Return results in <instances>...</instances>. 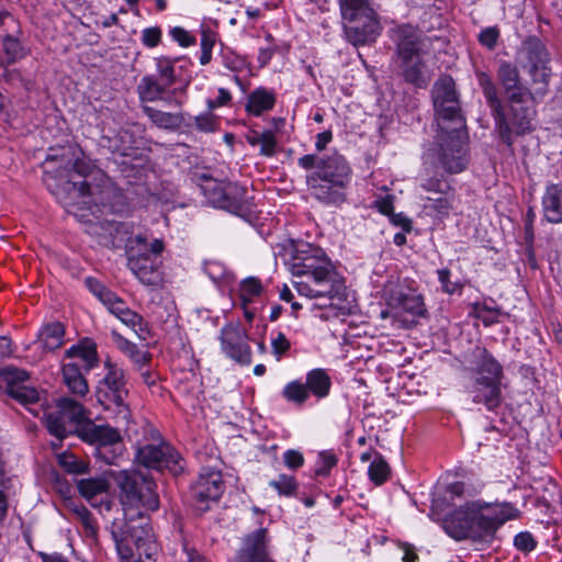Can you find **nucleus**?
Here are the masks:
<instances>
[{
    "mask_svg": "<svg viewBox=\"0 0 562 562\" xmlns=\"http://www.w3.org/2000/svg\"><path fill=\"white\" fill-rule=\"evenodd\" d=\"M104 376L95 385L94 396L115 426L97 425L91 419H87L83 424H78L76 429V435L82 441L95 448L113 447L120 443L121 428L127 429L132 420L125 370L109 358L104 361Z\"/></svg>",
    "mask_w": 562,
    "mask_h": 562,
    "instance_id": "nucleus-1",
    "label": "nucleus"
},
{
    "mask_svg": "<svg viewBox=\"0 0 562 562\" xmlns=\"http://www.w3.org/2000/svg\"><path fill=\"white\" fill-rule=\"evenodd\" d=\"M431 99L438 133V160L449 173L467 167V124L461 110L456 82L449 75L439 77L432 86Z\"/></svg>",
    "mask_w": 562,
    "mask_h": 562,
    "instance_id": "nucleus-2",
    "label": "nucleus"
},
{
    "mask_svg": "<svg viewBox=\"0 0 562 562\" xmlns=\"http://www.w3.org/2000/svg\"><path fill=\"white\" fill-rule=\"evenodd\" d=\"M290 267L292 274L300 279L294 282L300 295L328 300L345 295V283L322 248L308 243L297 244Z\"/></svg>",
    "mask_w": 562,
    "mask_h": 562,
    "instance_id": "nucleus-3",
    "label": "nucleus"
},
{
    "mask_svg": "<svg viewBox=\"0 0 562 562\" xmlns=\"http://www.w3.org/2000/svg\"><path fill=\"white\" fill-rule=\"evenodd\" d=\"M297 165L304 170L313 169L306 176V183L314 199L325 205H338L346 201L351 168L342 155L307 154L297 159Z\"/></svg>",
    "mask_w": 562,
    "mask_h": 562,
    "instance_id": "nucleus-4",
    "label": "nucleus"
},
{
    "mask_svg": "<svg viewBox=\"0 0 562 562\" xmlns=\"http://www.w3.org/2000/svg\"><path fill=\"white\" fill-rule=\"evenodd\" d=\"M516 516V509L508 503L491 504L473 502L456 509L445 519L446 531L454 539L491 541L503 524Z\"/></svg>",
    "mask_w": 562,
    "mask_h": 562,
    "instance_id": "nucleus-5",
    "label": "nucleus"
},
{
    "mask_svg": "<svg viewBox=\"0 0 562 562\" xmlns=\"http://www.w3.org/2000/svg\"><path fill=\"white\" fill-rule=\"evenodd\" d=\"M113 479L120 488V499L125 508V520L115 524L123 525L130 519L135 524H148L145 514L159 508V497L153 477L142 471L123 470L113 474Z\"/></svg>",
    "mask_w": 562,
    "mask_h": 562,
    "instance_id": "nucleus-6",
    "label": "nucleus"
},
{
    "mask_svg": "<svg viewBox=\"0 0 562 562\" xmlns=\"http://www.w3.org/2000/svg\"><path fill=\"white\" fill-rule=\"evenodd\" d=\"M111 535L122 560L128 561L137 554L138 560L135 562H156L159 547L151 527L146 521L135 524L130 519L123 525L113 524Z\"/></svg>",
    "mask_w": 562,
    "mask_h": 562,
    "instance_id": "nucleus-7",
    "label": "nucleus"
},
{
    "mask_svg": "<svg viewBox=\"0 0 562 562\" xmlns=\"http://www.w3.org/2000/svg\"><path fill=\"white\" fill-rule=\"evenodd\" d=\"M164 250V243L155 239L151 244L137 235L130 238L126 245L127 267L132 273L146 286H158L162 281L159 258Z\"/></svg>",
    "mask_w": 562,
    "mask_h": 562,
    "instance_id": "nucleus-8",
    "label": "nucleus"
},
{
    "mask_svg": "<svg viewBox=\"0 0 562 562\" xmlns=\"http://www.w3.org/2000/svg\"><path fill=\"white\" fill-rule=\"evenodd\" d=\"M43 168L44 181L55 179L65 190L77 191L80 196L97 194L98 187L88 181L93 167L85 158H77L70 167V160H66L64 156L59 158L57 155H47Z\"/></svg>",
    "mask_w": 562,
    "mask_h": 562,
    "instance_id": "nucleus-9",
    "label": "nucleus"
},
{
    "mask_svg": "<svg viewBox=\"0 0 562 562\" xmlns=\"http://www.w3.org/2000/svg\"><path fill=\"white\" fill-rule=\"evenodd\" d=\"M346 37L353 45L373 42L381 25L368 0H338Z\"/></svg>",
    "mask_w": 562,
    "mask_h": 562,
    "instance_id": "nucleus-10",
    "label": "nucleus"
},
{
    "mask_svg": "<svg viewBox=\"0 0 562 562\" xmlns=\"http://www.w3.org/2000/svg\"><path fill=\"white\" fill-rule=\"evenodd\" d=\"M476 378L470 389L472 401L495 411L502 404L501 379L503 368L485 349H476Z\"/></svg>",
    "mask_w": 562,
    "mask_h": 562,
    "instance_id": "nucleus-11",
    "label": "nucleus"
},
{
    "mask_svg": "<svg viewBox=\"0 0 562 562\" xmlns=\"http://www.w3.org/2000/svg\"><path fill=\"white\" fill-rule=\"evenodd\" d=\"M497 75L509 103L510 123L515 127V135L524 136L527 131L526 88L520 79L518 68L504 61L499 65Z\"/></svg>",
    "mask_w": 562,
    "mask_h": 562,
    "instance_id": "nucleus-12",
    "label": "nucleus"
},
{
    "mask_svg": "<svg viewBox=\"0 0 562 562\" xmlns=\"http://www.w3.org/2000/svg\"><path fill=\"white\" fill-rule=\"evenodd\" d=\"M385 301L395 318L403 317L405 327L415 326L419 318H426L428 315L423 295L402 285L386 290Z\"/></svg>",
    "mask_w": 562,
    "mask_h": 562,
    "instance_id": "nucleus-13",
    "label": "nucleus"
},
{
    "mask_svg": "<svg viewBox=\"0 0 562 562\" xmlns=\"http://www.w3.org/2000/svg\"><path fill=\"white\" fill-rule=\"evenodd\" d=\"M135 460L146 469L158 472L168 471L177 476L183 471V459L169 443H147L137 448Z\"/></svg>",
    "mask_w": 562,
    "mask_h": 562,
    "instance_id": "nucleus-14",
    "label": "nucleus"
},
{
    "mask_svg": "<svg viewBox=\"0 0 562 562\" xmlns=\"http://www.w3.org/2000/svg\"><path fill=\"white\" fill-rule=\"evenodd\" d=\"M549 63V54L541 41L529 37V97L535 101L542 99L548 92L551 76Z\"/></svg>",
    "mask_w": 562,
    "mask_h": 562,
    "instance_id": "nucleus-15",
    "label": "nucleus"
},
{
    "mask_svg": "<svg viewBox=\"0 0 562 562\" xmlns=\"http://www.w3.org/2000/svg\"><path fill=\"white\" fill-rule=\"evenodd\" d=\"M222 352L241 366L252 361V351L248 344L249 336L239 321L226 323L218 336Z\"/></svg>",
    "mask_w": 562,
    "mask_h": 562,
    "instance_id": "nucleus-16",
    "label": "nucleus"
},
{
    "mask_svg": "<svg viewBox=\"0 0 562 562\" xmlns=\"http://www.w3.org/2000/svg\"><path fill=\"white\" fill-rule=\"evenodd\" d=\"M225 484L222 472L212 468H204L198 480L191 485L190 496L196 510L203 513L210 504L217 502L224 493Z\"/></svg>",
    "mask_w": 562,
    "mask_h": 562,
    "instance_id": "nucleus-17",
    "label": "nucleus"
},
{
    "mask_svg": "<svg viewBox=\"0 0 562 562\" xmlns=\"http://www.w3.org/2000/svg\"><path fill=\"white\" fill-rule=\"evenodd\" d=\"M145 127L139 123H127L112 135H102L101 145L113 154L137 158L144 144Z\"/></svg>",
    "mask_w": 562,
    "mask_h": 562,
    "instance_id": "nucleus-18",
    "label": "nucleus"
},
{
    "mask_svg": "<svg viewBox=\"0 0 562 562\" xmlns=\"http://www.w3.org/2000/svg\"><path fill=\"white\" fill-rule=\"evenodd\" d=\"M29 380L30 374L23 369L8 366L0 370L1 386L10 397L23 405L36 403L40 400L37 390L29 384Z\"/></svg>",
    "mask_w": 562,
    "mask_h": 562,
    "instance_id": "nucleus-19",
    "label": "nucleus"
},
{
    "mask_svg": "<svg viewBox=\"0 0 562 562\" xmlns=\"http://www.w3.org/2000/svg\"><path fill=\"white\" fill-rule=\"evenodd\" d=\"M29 380L30 374L23 369L8 366L0 370L1 386L10 397L23 405L36 403L40 400L37 390L29 384Z\"/></svg>",
    "mask_w": 562,
    "mask_h": 562,
    "instance_id": "nucleus-20",
    "label": "nucleus"
},
{
    "mask_svg": "<svg viewBox=\"0 0 562 562\" xmlns=\"http://www.w3.org/2000/svg\"><path fill=\"white\" fill-rule=\"evenodd\" d=\"M211 203L233 214L245 216L250 213L251 203L247 198V189L237 183L214 184Z\"/></svg>",
    "mask_w": 562,
    "mask_h": 562,
    "instance_id": "nucleus-21",
    "label": "nucleus"
},
{
    "mask_svg": "<svg viewBox=\"0 0 562 562\" xmlns=\"http://www.w3.org/2000/svg\"><path fill=\"white\" fill-rule=\"evenodd\" d=\"M480 86L482 87L483 94L495 119L502 139L510 146L516 136L515 127L510 123V112L508 114L505 113L501 99L497 94V89L488 76L483 75L480 78Z\"/></svg>",
    "mask_w": 562,
    "mask_h": 562,
    "instance_id": "nucleus-22",
    "label": "nucleus"
},
{
    "mask_svg": "<svg viewBox=\"0 0 562 562\" xmlns=\"http://www.w3.org/2000/svg\"><path fill=\"white\" fill-rule=\"evenodd\" d=\"M266 528H259L245 536L237 554V562H274L269 550Z\"/></svg>",
    "mask_w": 562,
    "mask_h": 562,
    "instance_id": "nucleus-23",
    "label": "nucleus"
},
{
    "mask_svg": "<svg viewBox=\"0 0 562 562\" xmlns=\"http://www.w3.org/2000/svg\"><path fill=\"white\" fill-rule=\"evenodd\" d=\"M397 54L401 60L420 56L423 40L420 32L412 25H402L395 31Z\"/></svg>",
    "mask_w": 562,
    "mask_h": 562,
    "instance_id": "nucleus-24",
    "label": "nucleus"
},
{
    "mask_svg": "<svg viewBox=\"0 0 562 562\" xmlns=\"http://www.w3.org/2000/svg\"><path fill=\"white\" fill-rule=\"evenodd\" d=\"M65 359L78 362L85 372H90L99 363L97 345L93 340L85 338L65 351Z\"/></svg>",
    "mask_w": 562,
    "mask_h": 562,
    "instance_id": "nucleus-25",
    "label": "nucleus"
},
{
    "mask_svg": "<svg viewBox=\"0 0 562 562\" xmlns=\"http://www.w3.org/2000/svg\"><path fill=\"white\" fill-rule=\"evenodd\" d=\"M529 490L532 491V494H529V499H535V506L539 508L540 512L548 513L552 502H554L558 490L550 475L546 474L540 477H532V483H529Z\"/></svg>",
    "mask_w": 562,
    "mask_h": 562,
    "instance_id": "nucleus-26",
    "label": "nucleus"
},
{
    "mask_svg": "<svg viewBox=\"0 0 562 562\" xmlns=\"http://www.w3.org/2000/svg\"><path fill=\"white\" fill-rule=\"evenodd\" d=\"M83 369L80 368L78 362H66L61 366L63 383L68 392L72 395L82 398L89 393V384L86 379Z\"/></svg>",
    "mask_w": 562,
    "mask_h": 562,
    "instance_id": "nucleus-27",
    "label": "nucleus"
},
{
    "mask_svg": "<svg viewBox=\"0 0 562 562\" xmlns=\"http://www.w3.org/2000/svg\"><path fill=\"white\" fill-rule=\"evenodd\" d=\"M110 313L115 315L123 324L133 328L139 337H143V333L146 331V323L138 313L132 311L126 303L117 295H115L111 303L106 305Z\"/></svg>",
    "mask_w": 562,
    "mask_h": 562,
    "instance_id": "nucleus-28",
    "label": "nucleus"
},
{
    "mask_svg": "<svg viewBox=\"0 0 562 562\" xmlns=\"http://www.w3.org/2000/svg\"><path fill=\"white\" fill-rule=\"evenodd\" d=\"M142 109L151 123L159 128L176 131L187 124L183 112H164L149 105H143Z\"/></svg>",
    "mask_w": 562,
    "mask_h": 562,
    "instance_id": "nucleus-29",
    "label": "nucleus"
},
{
    "mask_svg": "<svg viewBox=\"0 0 562 562\" xmlns=\"http://www.w3.org/2000/svg\"><path fill=\"white\" fill-rule=\"evenodd\" d=\"M546 218L551 223L562 222V186L551 184L542 199Z\"/></svg>",
    "mask_w": 562,
    "mask_h": 562,
    "instance_id": "nucleus-30",
    "label": "nucleus"
},
{
    "mask_svg": "<svg viewBox=\"0 0 562 562\" xmlns=\"http://www.w3.org/2000/svg\"><path fill=\"white\" fill-rule=\"evenodd\" d=\"M45 424L48 432L58 440V443L53 442L54 448H57L69 435H76L77 425L68 422L57 409L46 415Z\"/></svg>",
    "mask_w": 562,
    "mask_h": 562,
    "instance_id": "nucleus-31",
    "label": "nucleus"
},
{
    "mask_svg": "<svg viewBox=\"0 0 562 562\" xmlns=\"http://www.w3.org/2000/svg\"><path fill=\"white\" fill-rule=\"evenodd\" d=\"M94 233L101 235L106 239L104 244L115 245L116 240L122 241L126 235L130 234V225L127 223L116 221L114 218H104L99 222L94 227Z\"/></svg>",
    "mask_w": 562,
    "mask_h": 562,
    "instance_id": "nucleus-32",
    "label": "nucleus"
},
{
    "mask_svg": "<svg viewBox=\"0 0 562 562\" xmlns=\"http://www.w3.org/2000/svg\"><path fill=\"white\" fill-rule=\"evenodd\" d=\"M276 104V95L272 91L260 87L255 89L249 95L246 104L248 113L259 116L263 112L270 111Z\"/></svg>",
    "mask_w": 562,
    "mask_h": 562,
    "instance_id": "nucleus-33",
    "label": "nucleus"
},
{
    "mask_svg": "<svg viewBox=\"0 0 562 562\" xmlns=\"http://www.w3.org/2000/svg\"><path fill=\"white\" fill-rule=\"evenodd\" d=\"M2 54H0V67L8 68L26 56V50L18 37L5 34L1 37Z\"/></svg>",
    "mask_w": 562,
    "mask_h": 562,
    "instance_id": "nucleus-34",
    "label": "nucleus"
},
{
    "mask_svg": "<svg viewBox=\"0 0 562 562\" xmlns=\"http://www.w3.org/2000/svg\"><path fill=\"white\" fill-rule=\"evenodd\" d=\"M65 327L60 322L44 325L38 333V341L46 351H54L64 344Z\"/></svg>",
    "mask_w": 562,
    "mask_h": 562,
    "instance_id": "nucleus-35",
    "label": "nucleus"
},
{
    "mask_svg": "<svg viewBox=\"0 0 562 562\" xmlns=\"http://www.w3.org/2000/svg\"><path fill=\"white\" fill-rule=\"evenodd\" d=\"M167 87L153 75L144 76L138 86L137 93L143 102H155L158 100H165V93Z\"/></svg>",
    "mask_w": 562,
    "mask_h": 562,
    "instance_id": "nucleus-36",
    "label": "nucleus"
},
{
    "mask_svg": "<svg viewBox=\"0 0 562 562\" xmlns=\"http://www.w3.org/2000/svg\"><path fill=\"white\" fill-rule=\"evenodd\" d=\"M401 66L405 81L417 88H425L428 85L429 78L425 71V65L420 56L404 59Z\"/></svg>",
    "mask_w": 562,
    "mask_h": 562,
    "instance_id": "nucleus-37",
    "label": "nucleus"
},
{
    "mask_svg": "<svg viewBox=\"0 0 562 562\" xmlns=\"http://www.w3.org/2000/svg\"><path fill=\"white\" fill-rule=\"evenodd\" d=\"M305 385L310 395L324 398L329 394L331 380L324 369H313L307 372Z\"/></svg>",
    "mask_w": 562,
    "mask_h": 562,
    "instance_id": "nucleus-38",
    "label": "nucleus"
},
{
    "mask_svg": "<svg viewBox=\"0 0 562 562\" xmlns=\"http://www.w3.org/2000/svg\"><path fill=\"white\" fill-rule=\"evenodd\" d=\"M56 409L72 425L83 424L87 420L85 406L78 400L63 396L57 400Z\"/></svg>",
    "mask_w": 562,
    "mask_h": 562,
    "instance_id": "nucleus-39",
    "label": "nucleus"
},
{
    "mask_svg": "<svg viewBox=\"0 0 562 562\" xmlns=\"http://www.w3.org/2000/svg\"><path fill=\"white\" fill-rule=\"evenodd\" d=\"M113 339L117 348L125 353L138 368H143L151 360V355L140 350L136 344L127 340L117 333H113Z\"/></svg>",
    "mask_w": 562,
    "mask_h": 562,
    "instance_id": "nucleus-40",
    "label": "nucleus"
},
{
    "mask_svg": "<svg viewBox=\"0 0 562 562\" xmlns=\"http://www.w3.org/2000/svg\"><path fill=\"white\" fill-rule=\"evenodd\" d=\"M246 139L251 146H260L259 153L262 156L271 157L276 154L277 140L274 133L270 130L261 133L252 131Z\"/></svg>",
    "mask_w": 562,
    "mask_h": 562,
    "instance_id": "nucleus-41",
    "label": "nucleus"
},
{
    "mask_svg": "<svg viewBox=\"0 0 562 562\" xmlns=\"http://www.w3.org/2000/svg\"><path fill=\"white\" fill-rule=\"evenodd\" d=\"M76 483L80 495L88 501H91L100 494L106 493L109 490V482L103 476L81 479Z\"/></svg>",
    "mask_w": 562,
    "mask_h": 562,
    "instance_id": "nucleus-42",
    "label": "nucleus"
},
{
    "mask_svg": "<svg viewBox=\"0 0 562 562\" xmlns=\"http://www.w3.org/2000/svg\"><path fill=\"white\" fill-rule=\"evenodd\" d=\"M282 396L286 402L301 407L310 398V393L304 382L301 380H293L284 385Z\"/></svg>",
    "mask_w": 562,
    "mask_h": 562,
    "instance_id": "nucleus-43",
    "label": "nucleus"
},
{
    "mask_svg": "<svg viewBox=\"0 0 562 562\" xmlns=\"http://www.w3.org/2000/svg\"><path fill=\"white\" fill-rule=\"evenodd\" d=\"M390 472L391 470L387 462L379 452H375V457L368 470L370 480L375 485H381L389 479Z\"/></svg>",
    "mask_w": 562,
    "mask_h": 562,
    "instance_id": "nucleus-44",
    "label": "nucleus"
},
{
    "mask_svg": "<svg viewBox=\"0 0 562 562\" xmlns=\"http://www.w3.org/2000/svg\"><path fill=\"white\" fill-rule=\"evenodd\" d=\"M168 57H159L156 59L158 80L169 88L177 82L175 61Z\"/></svg>",
    "mask_w": 562,
    "mask_h": 562,
    "instance_id": "nucleus-45",
    "label": "nucleus"
},
{
    "mask_svg": "<svg viewBox=\"0 0 562 562\" xmlns=\"http://www.w3.org/2000/svg\"><path fill=\"white\" fill-rule=\"evenodd\" d=\"M58 463L69 474H85L89 470V463L72 453L59 454Z\"/></svg>",
    "mask_w": 562,
    "mask_h": 562,
    "instance_id": "nucleus-46",
    "label": "nucleus"
},
{
    "mask_svg": "<svg viewBox=\"0 0 562 562\" xmlns=\"http://www.w3.org/2000/svg\"><path fill=\"white\" fill-rule=\"evenodd\" d=\"M217 34L209 27L201 29V56L200 64L205 66L212 60V50L216 43Z\"/></svg>",
    "mask_w": 562,
    "mask_h": 562,
    "instance_id": "nucleus-47",
    "label": "nucleus"
},
{
    "mask_svg": "<svg viewBox=\"0 0 562 562\" xmlns=\"http://www.w3.org/2000/svg\"><path fill=\"white\" fill-rule=\"evenodd\" d=\"M85 285L105 306L111 303V300L116 295L101 281L93 277L86 278Z\"/></svg>",
    "mask_w": 562,
    "mask_h": 562,
    "instance_id": "nucleus-48",
    "label": "nucleus"
},
{
    "mask_svg": "<svg viewBox=\"0 0 562 562\" xmlns=\"http://www.w3.org/2000/svg\"><path fill=\"white\" fill-rule=\"evenodd\" d=\"M262 285L259 279L250 277L241 281L239 296L244 307L252 301L254 296L261 293Z\"/></svg>",
    "mask_w": 562,
    "mask_h": 562,
    "instance_id": "nucleus-49",
    "label": "nucleus"
},
{
    "mask_svg": "<svg viewBox=\"0 0 562 562\" xmlns=\"http://www.w3.org/2000/svg\"><path fill=\"white\" fill-rule=\"evenodd\" d=\"M281 496H293L297 490V483L294 476L280 474L276 480L269 482Z\"/></svg>",
    "mask_w": 562,
    "mask_h": 562,
    "instance_id": "nucleus-50",
    "label": "nucleus"
},
{
    "mask_svg": "<svg viewBox=\"0 0 562 562\" xmlns=\"http://www.w3.org/2000/svg\"><path fill=\"white\" fill-rule=\"evenodd\" d=\"M420 187L425 191L439 195L446 194L450 191V186L446 180L437 177H430L429 173H427L426 177H422Z\"/></svg>",
    "mask_w": 562,
    "mask_h": 562,
    "instance_id": "nucleus-51",
    "label": "nucleus"
},
{
    "mask_svg": "<svg viewBox=\"0 0 562 562\" xmlns=\"http://www.w3.org/2000/svg\"><path fill=\"white\" fill-rule=\"evenodd\" d=\"M113 201L109 203L103 202V198H101V203L103 206V212H108L114 215H122L128 212V204L126 202L125 196L122 193L111 191Z\"/></svg>",
    "mask_w": 562,
    "mask_h": 562,
    "instance_id": "nucleus-52",
    "label": "nucleus"
},
{
    "mask_svg": "<svg viewBox=\"0 0 562 562\" xmlns=\"http://www.w3.org/2000/svg\"><path fill=\"white\" fill-rule=\"evenodd\" d=\"M212 111H207L205 113L199 114L194 117L189 116V119H193L195 122V126L200 132L211 133L216 131L217 128V120Z\"/></svg>",
    "mask_w": 562,
    "mask_h": 562,
    "instance_id": "nucleus-53",
    "label": "nucleus"
},
{
    "mask_svg": "<svg viewBox=\"0 0 562 562\" xmlns=\"http://www.w3.org/2000/svg\"><path fill=\"white\" fill-rule=\"evenodd\" d=\"M161 38L162 31L159 26H150L142 31L140 41L145 47H157L161 43Z\"/></svg>",
    "mask_w": 562,
    "mask_h": 562,
    "instance_id": "nucleus-54",
    "label": "nucleus"
},
{
    "mask_svg": "<svg viewBox=\"0 0 562 562\" xmlns=\"http://www.w3.org/2000/svg\"><path fill=\"white\" fill-rule=\"evenodd\" d=\"M499 38V30L496 26L483 29L479 36V43L490 50H493Z\"/></svg>",
    "mask_w": 562,
    "mask_h": 562,
    "instance_id": "nucleus-55",
    "label": "nucleus"
},
{
    "mask_svg": "<svg viewBox=\"0 0 562 562\" xmlns=\"http://www.w3.org/2000/svg\"><path fill=\"white\" fill-rule=\"evenodd\" d=\"M319 464L315 469V474L319 476H326L330 470L337 464V458L334 453L323 451L318 456Z\"/></svg>",
    "mask_w": 562,
    "mask_h": 562,
    "instance_id": "nucleus-56",
    "label": "nucleus"
},
{
    "mask_svg": "<svg viewBox=\"0 0 562 562\" xmlns=\"http://www.w3.org/2000/svg\"><path fill=\"white\" fill-rule=\"evenodd\" d=\"M291 348V342L282 331L271 339V349L277 360H280Z\"/></svg>",
    "mask_w": 562,
    "mask_h": 562,
    "instance_id": "nucleus-57",
    "label": "nucleus"
},
{
    "mask_svg": "<svg viewBox=\"0 0 562 562\" xmlns=\"http://www.w3.org/2000/svg\"><path fill=\"white\" fill-rule=\"evenodd\" d=\"M169 35L181 47H189L195 44V37L181 26H173L169 30Z\"/></svg>",
    "mask_w": 562,
    "mask_h": 562,
    "instance_id": "nucleus-58",
    "label": "nucleus"
},
{
    "mask_svg": "<svg viewBox=\"0 0 562 562\" xmlns=\"http://www.w3.org/2000/svg\"><path fill=\"white\" fill-rule=\"evenodd\" d=\"M428 201H431L430 205L438 214L447 215L452 207V201L450 193L441 194L438 198H427Z\"/></svg>",
    "mask_w": 562,
    "mask_h": 562,
    "instance_id": "nucleus-59",
    "label": "nucleus"
},
{
    "mask_svg": "<svg viewBox=\"0 0 562 562\" xmlns=\"http://www.w3.org/2000/svg\"><path fill=\"white\" fill-rule=\"evenodd\" d=\"M283 461L289 469L296 470L304 464V457L300 451L289 449L283 454Z\"/></svg>",
    "mask_w": 562,
    "mask_h": 562,
    "instance_id": "nucleus-60",
    "label": "nucleus"
},
{
    "mask_svg": "<svg viewBox=\"0 0 562 562\" xmlns=\"http://www.w3.org/2000/svg\"><path fill=\"white\" fill-rule=\"evenodd\" d=\"M231 92L225 88H220L217 98L209 99L206 101L207 110L213 111L220 106L227 105L231 102Z\"/></svg>",
    "mask_w": 562,
    "mask_h": 562,
    "instance_id": "nucleus-61",
    "label": "nucleus"
},
{
    "mask_svg": "<svg viewBox=\"0 0 562 562\" xmlns=\"http://www.w3.org/2000/svg\"><path fill=\"white\" fill-rule=\"evenodd\" d=\"M437 273L442 291H445L448 294H453L458 290V284L456 282L450 281V270L446 268L439 269Z\"/></svg>",
    "mask_w": 562,
    "mask_h": 562,
    "instance_id": "nucleus-62",
    "label": "nucleus"
},
{
    "mask_svg": "<svg viewBox=\"0 0 562 562\" xmlns=\"http://www.w3.org/2000/svg\"><path fill=\"white\" fill-rule=\"evenodd\" d=\"M394 196L385 195L374 201V207L383 215L390 216L394 212Z\"/></svg>",
    "mask_w": 562,
    "mask_h": 562,
    "instance_id": "nucleus-63",
    "label": "nucleus"
},
{
    "mask_svg": "<svg viewBox=\"0 0 562 562\" xmlns=\"http://www.w3.org/2000/svg\"><path fill=\"white\" fill-rule=\"evenodd\" d=\"M94 456L106 464H113L115 462L117 453L115 452V446H113L95 448Z\"/></svg>",
    "mask_w": 562,
    "mask_h": 562,
    "instance_id": "nucleus-64",
    "label": "nucleus"
}]
</instances>
